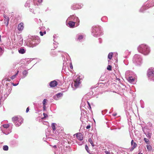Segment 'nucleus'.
I'll return each instance as SVG.
<instances>
[{"mask_svg": "<svg viewBox=\"0 0 154 154\" xmlns=\"http://www.w3.org/2000/svg\"><path fill=\"white\" fill-rule=\"evenodd\" d=\"M138 154H143L142 153H140H140H139Z\"/></svg>", "mask_w": 154, "mask_h": 154, "instance_id": "48", "label": "nucleus"}, {"mask_svg": "<svg viewBox=\"0 0 154 154\" xmlns=\"http://www.w3.org/2000/svg\"><path fill=\"white\" fill-rule=\"evenodd\" d=\"M105 152L106 153V154H110V153L109 152L107 151H105Z\"/></svg>", "mask_w": 154, "mask_h": 154, "instance_id": "34", "label": "nucleus"}, {"mask_svg": "<svg viewBox=\"0 0 154 154\" xmlns=\"http://www.w3.org/2000/svg\"><path fill=\"white\" fill-rule=\"evenodd\" d=\"M146 147H147V148L148 150V151H151L152 149V146L150 145H147L146 146Z\"/></svg>", "mask_w": 154, "mask_h": 154, "instance_id": "16", "label": "nucleus"}, {"mask_svg": "<svg viewBox=\"0 0 154 154\" xmlns=\"http://www.w3.org/2000/svg\"><path fill=\"white\" fill-rule=\"evenodd\" d=\"M2 51V48L0 47V52H1Z\"/></svg>", "mask_w": 154, "mask_h": 154, "instance_id": "42", "label": "nucleus"}, {"mask_svg": "<svg viewBox=\"0 0 154 154\" xmlns=\"http://www.w3.org/2000/svg\"><path fill=\"white\" fill-rule=\"evenodd\" d=\"M33 39L31 42L30 43L33 44L32 46H30V47H33L34 46H35L37 44H38L40 42V39L38 36L33 37Z\"/></svg>", "mask_w": 154, "mask_h": 154, "instance_id": "3", "label": "nucleus"}, {"mask_svg": "<svg viewBox=\"0 0 154 154\" xmlns=\"http://www.w3.org/2000/svg\"><path fill=\"white\" fill-rule=\"evenodd\" d=\"M70 67L71 69H73V66L72 64L71 63H70Z\"/></svg>", "mask_w": 154, "mask_h": 154, "instance_id": "32", "label": "nucleus"}, {"mask_svg": "<svg viewBox=\"0 0 154 154\" xmlns=\"http://www.w3.org/2000/svg\"><path fill=\"white\" fill-rule=\"evenodd\" d=\"M29 111V108L28 107V108H27L26 109V112H28Z\"/></svg>", "mask_w": 154, "mask_h": 154, "instance_id": "39", "label": "nucleus"}, {"mask_svg": "<svg viewBox=\"0 0 154 154\" xmlns=\"http://www.w3.org/2000/svg\"><path fill=\"white\" fill-rule=\"evenodd\" d=\"M88 141L91 144L92 146H94V144L93 143V141L91 138H89L88 139Z\"/></svg>", "mask_w": 154, "mask_h": 154, "instance_id": "20", "label": "nucleus"}, {"mask_svg": "<svg viewBox=\"0 0 154 154\" xmlns=\"http://www.w3.org/2000/svg\"><path fill=\"white\" fill-rule=\"evenodd\" d=\"M74 85L75 88H77L79 84L80 83V79L79 78H77V79L75 80Z\"/></svg>", "mask_w": 154, "mask_h": 154, "instance_id": "8", "label": "nucleus"}, {"mask_svg": "<svg viewBox=\"0 0 154 154\" xmlns=\"http://www.w3.org/2000/svg\"><path fill=\"white\" fill-rule=\"evenodd\" d=\"M83 36L82 35H80L79 36L78 39L79 40H80L83 39Z\"/></svg>", "mask_w": 154, "mask_h": 154, "instance_id": "29", "label": "nucleus"}, {"mask_svg": "<svg viewBox=\"0 0 154 154\" xmlns=\"http://www.w3.org/2000/svg\"><path fill=\"white\" fill-rule=\"evenodd\" d=\"M117 80H118L119 81H120V79L119 78H117Z\"/></svg>", "mask_w": 154, "mask_h": 154, "instance_id": "44", "label": "nucleus"}, {"mask_svg": "<svg viewBox=\"0 0 154 154\" xmlns=\"http://www.w3.org/2000/svg\"><path fill=\"white\" fill-rule=\"evenodd\" d=\"M6 18L4 19V23L7 26H8V21L9 20V18L8 17H6Z\"/></svg>", "mask_w": 154, "mask_h": 154, "instance_id": "13", "label": "nucleus"}, {"mask_svg": "<svg viewBox=\"0 0 154 154\" xmlns=\"http://www.w3.org/2000/svg\"><path fill=\"white\" fill-rule=\"evenodd\" d=\"M46 31H44V32H43V34H46Z\"/></svg>", "mask_w": 154, "mask_h": 154, "instance_id": "43", "label": "nucleus"}, {"mask_svg": "<svg viewBox=\"0 0 154 154\" xmlns=\"http://www.w3.org/2000/svg\"><path fill=\"white\" fill-rule=\"evenodd\" d=\"M107 69L108 70L111 71L112 70V66L109 65H108Z\"/></svg>", "mask_w": 154, "mask_h": 154, "instance_id": "24", "label": "nucleus"}, {"mask_svg": "<svg viewBox=\"0 0 154 154\" xmlns=\"http://www.w3.org/2000/svg\"><path fill=\"white\" fill-rule=\"evenodd\" d=\"M1 35H0V42L1 41Z\"/></svg>", "mask_w": 154, "mask_h": 154, "instance_id": "45", "label": "nucleus"}, {"mask_svg": "<svg viewBox=\"0 0 154 154\" xmlns=\"http://www.w3.org/2000/svg\"><path fill=\"white\" fill-rule=\"evenodd\" d=\"M100 27L97 26H93L92 29V33L96 34L97 35H99L100 33Z\"/></svg>", "mask_w": 154, "mask_h": 154, "instance_id": "5", "label": "nucleus"}, {"mask_svg": "<svg viewBox=\"0 0 154 154\" xmlns=\"http://www.w3.org/2000/svg\"><path fill=\"white\" fill-rule=\"evenodd\" d=\"M75 22H72V21H70L68 23L69 26L71 28H73L75 25Z\"/></svg>", "mask_w": 154, "mask_h": 154, "instance_id": "12", "label": "nucleus"}, {"mask_svg": "<svg viewBox=\"0 0 154 154\" xmlns=\"http://www.w3.org/2000/svg\"><path fill=\"white\" fill-rule=\"evenodd\" d=\"M69 18L70 20H73V21H75V22L76 23L77 26L79 25V23L80 22L79 20L77 17L75 16L72 15L70 16L69 17Z\"/></svg>", "mask_w": 154, "mask_h": 154, "instance_id": "4", "label": "nucleus"}, {"mask_svg": "<svg viewBox=\"0 0 154 154\" xmlns=\"http://www.w3.org/2000/svg\"><path fill=\"white\" fill-rule=\"evenodd\" d=\"M38 2L39 4H41L42 2V0H38Z\"/></svg>", "mask_w": 154, "mask_h": 154, "instance_id": "33", "label": "nucleus"}, {"mask_svg": "<svg viewBox=\"0 0 154 154\" xmlns=\"http://www.w3.org/2000/svg\"><path fill=\"white\" fill-rule=\"evenodd\" d=\"M3 149L4 150L7 151L8 149V147L7 146L5 145L3 146Z\"/></svg>", "mask_w": 154, "mask_h": 154, "instance_id": "21", "label": "nucleus"}, {"mask_svg": "<svg viewBox=\"0 0 154 154\" xmlns=\"http://www.w3.org/2000/svg\"><path fill=\"white\" fill-rule=\"evenodd\" d=\"M19 52L21 54H23L25 52V51L23 48H20L18 50Z\"/></svg>", "mask_w": 154, "mask_h": 154, "instance_id": "15", "label": "nucleus"}, {"mask_svg": "<svg viewBox=\"0 0 154 154\" xmlns=\"http://www.w3.org/2000/svg\"><path fill=\"white\" fill-rule=\"evenodd\" d=\"M53 147L54 149H57V146L56 145H54L53 146Z\"/></svg>", "mask_w": 154, "mask_h": 154, "instance_id": "40", "label": "nucleus"}, {"mask_svg": "<svg viewBox=\"0 0 154 154\" xmlns=\"http://www.w3.org/2000/svg\"><path fill=\"white\" fill-rule=\"evenodd\" d=\"M24 28L23 24L22 23H21L18 25L17 29L19 30H22Z\"/></svg>", "mask_w": 154, "mask_h": 154, "instance_id": "11", "label": "nucleus"}, {"mask_svg": "<svg viewBox=\"0 0 154 154\" xmlns=\"http://www.w3.org/2000/svg\"><path fill=\"white\" fill-rule=\"evenodd\" d=\"M23 75L26 76L28 74V72L26 70H24L23 72Z\"/></svg>", "mask_w": 154, "mask_h": 154, "instance_id": "26", "label": "nucleus"}, {"mask_svg": "<svg viewBox=\"0 0 154 154\" xmlns=\"http://www.w3.org/2000/svg\"><path fill=\"white\" fill-rule=\"evenodd\" d=\"M85 148L86 149V151L88 152H89V148L87 146V145H86L85 146Z\"/></svg>", "mask_w": 154, "mask_h": 154, "instance_id": "30", "label": "nucleus"}, {"mask_svg": "<svg viewBox=\"0 0 154 154\" xmlns=\"http://www.w3.org/2000/svg\"><path fill=\"white\" fill-rule=\"evenodd\" d=\"M113 53L112 52H110L109 53L108 55V58L110 60L111 59L112 57Z\"/></svg>", "mask_w": 154, "mask_h": 154, "instance_id": "17", "label": "nucleus"}, {"mask_svg": "<svg viewBox=\"0 0 154 154\" xmlns=\"http://www.w3.org/2000/svg\"><path fill=\"white\" fill-rule=\"evenodd\" d=\"M6 81H8V82H10L11 81V80L8 78H5V79Z\"/></svg>", "mask_w": 154, "mask_h": 154, "instance_id": "36", "label": "nucleus"}, {"mask_svg": "<svg viewBox=\"0 0 154 154\" xmlns=\"http://www.w3.org/2000/svg\"><path fill=\"white\" fill-rule=\"evenodd\" d=\"M150 136H151V135H149V136L150 137Z\"/></svg>", "mask_w": 154, "mask_h": 154, "instance_id": "47", "label": "nucleus"}, {"mask_svg": "<svg viewBox=\"0 0 154 154\" xmlns=\"http://www.w3.org/2000/svg\"><path fill=\"white\" fill-rule=\"evenodd\" d=\"M12 120L17 126H19L23 123V119L20 116H17L13 117Z\"/></svg>", "mask_w": 154, "mask_h": 154, "instance_id": "2", "label": "nucleus"}, {"mask_svg": "<svg viewBox=\"0 0 154 154\" xmlns=\"http://www.w3.org/2000/svg\"><path fill=\"white\" fill-rule=\"evenodd\" d=\"M47 101V99H44L43 101V104L44 106V108H45V103Z\"/></svg>", "mask_w": 154, "mask_h": 154, "instance_id": "22", "label": "nucleus"}, {"mask_svg": "<svg viewBox=\"0 0 154 154\" xmlns=\"http://www.w3.org/2000/svg\"><path fill=\"white\" fill-rule=\"evenodd\" d=\"M19 72V71H17V73L14 75L12 76L11 77V79L12 80L14 79V78H15L16 77V76L18 74V73Z\"/></svg>", "mask_w": 154, "mask_h": 154, "instance_id": "19", "label": "nucleus"}, {"mask_svg": "<svg viewBox=\"0 0 154 154\" xmlns=\"http://www.w3.org/2000/svg\"><path fill=\"white\" fill-rule=\"evenodd\" d=\"M87 103H88V104L89 107V108L90 109H91V105H90V103H89V102H88V101H87Z\"/></svg>", "mask_w": 154, "mask_h": 154, "instance_id": "31", "label": "nucleus"}, {"mask_svg": "<svg viewBox=\"0 0 154 154\" xmlns=\"http://www.w3.org/2000/svg\"><path fill=\"white\" fill-rule=\"evenodd\" d=\"M77 139L79 140L82 141L83 139V137L82 134L81 133H78L75 134ZM75 135V134L74 135Z\"/></svg>", "mask_w": 154, "mask_h": 154, "instance_id": "7", "label": "nucleus"}, {"mask_svg": "<svg viewBox=\"0 0 154 154\" xmlns=\"http://www.w3.org/2000/svg\"><path fill=\"white\" fill-rule=\"evenodd\" d=\"M57 82L55 80H54L50 82L49 85L51 87H54L57 86Z\"/></svg>", "mask_w": 154, "mask_h": 154, "instance_id": "9", "label": "nucleus"}, {"mask_svg": "<svg viewBox=\"0 0 154 154\" xmlns=\"http://www.w3.org/2000/svg\"><path fill=\"white\" fill-rule=\"evenodd\" d=\"M91 128V126L90 125H88L86 128L87 129H89L90 128Z\"/></svg>", "mask_w": 154, "mask_h": 154, "instance_id": "37", "label": "nucleus"}, {"mask_svg": "<svg viewBox=\"0 0 154 154\" xmlns=\"http://www.w3.org/2000/svg\"><path fill=\"white\" fill-rule=\"evenodd\" d=\"M39 33H40V35L41 36H42L44 34H43V32L41 31Z\"/></svg>", "mask_w": 154, "mask_h": 154, "instance_id": "35", "label": "nucleus"}, {"mask_svg": "<svg viewBox=\"0 0 154 154\" xmlns=\"http://www.w3.org/2000/svg\"><path fill=\"white\" fill-rule=\"evenodd\" d=\"M147 75L149 78L154 76V70L149 69L148 71Z\"/></svg>", "mask_w": 154, "mask_h": 154, "instance_id": "6", "label": "nucleus"}, {"mask_svg": "<svg viewBox=\"0 0 154 154\" xmlns=\"http://www.w3.org/2000/svg\"><path fill=\"white\" fill-rule=\"evenodd\" d=\"M135 80V78H133L132 77H130L128 78V81L131 83H132Z\"/></svg>", "mask_w": 154, "mask_h": 154, "instance_id": "14", "label": "nucleus"}, {"mask_svg": "<svg viewBox=\"0 0 154 154\" xmlns=\"http://www.w3.org/2000/svg\"><path fill=\"white\" fill-rule=\"evenodd\" d=\"M43 115L44 116V117L42 118V119H45L46 118L48 117V115L46 114L45 113H43Z\"/></svg>", "mask_w": 154, "mask_h": 154, "instance_id": "28", "label": "nucleus"}, {"mask_svg": "<svg viewBox=\"0 0 154 154\" xmlns=\"http://www.w3.org/2000/svg\"><path fill=\"white\" fill-rule=\"evenodd\" d=\"M4 17L5 18V19L6 18V17H8L7 16H6L5 15H4Z\"/></svg>", "mask_w": 154, "mask_h": 154, "instance_id": "41", "label": "nucleus"}, {"mask_svg": "<svg viewBox=\"0 0 154 154\" xmlns=\"http://www.w3.org/2000/svg\"><path fill=\"white\" fill-rule=\"evenodd\" d=\"M113 115L114 116H116V114H113Z\"/></svg>", "mask_w": 154, "mask_h": 154, "instance_id": "46", "label": "nucleus"}, {"mask_svg": "<svg viewBox=\"0 0 154 154\" xmlns=\"http://www.w3.org/2000/svg\"><path fill=\"white\" fill-rule=\"evenodd\" d=\"M11 84H12V85H13V86H16V85H17V84H14V83H11Z\"/></svg>", "mask_w": 154, "mask_h": 154, "instance_id": "38", "label": "nucleus"}, {"mask_svg": "<svg viewBox=\"0 0 154 154\" xmlns=\"http://www.w3.org/2000/svg\"><path fill=\"white\" fill-rule=\"evenodd\" d=\"M63 94L61 93H59L57 94V97H60L63 96Z\"/></svg>", "mask_w": 154, "mask_h": 154, "instance_id": "27", "label": "nucleus"}, {"mask_svg": "<svg viewBox=\"0 0 154 154\" xmlns=\"http://www.w3.org/2000/svg\"><path fill=\"white\" fill-rule=\"evenodd\" d=\"M144 141L147 144H149V140L148 139L145 138L144 139Z\"/></svg>", "mask_w": 154, "mask_h": 154, "instance_id": "23", "label": "nucleus"}, {"mask_svg": "<svg viewBox=\"0 0 154 154\" xmlns=\"http://www.w3.org/2000/svg\"><path fill=\"white\" fill-rule=\"evenodd\" d=\"M3 126L4 128H7L9 127V124H5V125H3Z\"/></svg>", "mask_w": 154, "mask_h": 154, "instance_id": "25", "label": "nucleus"}, {"mask_svg": "<svg viewBox=\"0 0 154 154\" xmlns=\"http://www.w3.org/2000/svg\"><path fill=\"white\" fill-rule=\"evenodd\" d=\"M51 126L52 128L53 131H55L56 130L55 124L53 123L51 124Z\"/></svg>", "mask_w": 154, "mask_h": 154, "instance_id": "18", "label": "nucleus"}, {"mask_svg": "<svg viewBox=\"0 0 154 154\" xmlns=\"http://www.w3.org/2000/svg\"><path fill=\"white\" fill-rule=\"evenodd\" d=\"M131 144L132 147L131 148L130 150L132 151L137 146V145L135 142L134 143L133 140H131Z\"/></svg>", "mask_w": 154, "mask_h": 154, "instance_id": "10", "label": "nucleus"}, {"mask_svg": "<svg viewBox=\"0 0 154 154\" xmlns=\"http://www.w3.org/2000/svg\"><path fill=\"white\" fill-rule=\"evenodd\" d=\"M138 51L144 55H147L150 52V50L148 47L145 44H141L138 47Z\"/></svg>", "mask_w": 154, "mask_h": 154, "instance_id": "1", "label": "nucleus"}]
</instances>
